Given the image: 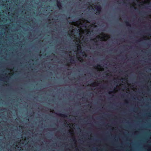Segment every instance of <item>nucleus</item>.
<instances>
[{"label": "nucleus", "mask_w": 151, "mask_h": 151, "mask_svg": "<svg viewBox=\"0 0 151 151\" xmlns=\"http://www.w3.org/2000/svg\"><path fill=\"white\" fill-rule=\"evenodd\" d=\"M73 28L72 29V30H70V33L69 34V35L73 37V38L76 40V45H77V52L76 53V58L80 61L81 62H82L83 59H82V57H79L78 56V54L79 55H81L84 56L85 55V56L86 55L85 54L83 53V52L82 51V46H83V44H81V41L82 40L84 42L86 40H84L83 39L84 37H83L81 35V33L80 32V30L78 29L77 30V33H76L74 32L75 31Z\"/></svg>", "instance_id": "obj_1"}, {"label": "nucleus", "mask_w": 151, "mask_h": 151, "mask_svg": "<svg viewBox=\"0 0 151 151\" xmlns=\"http://www.w3.org/2000/svg\"><path fill=\"white\" fill-rule=\"evenodd\" d=\"M94 67L98 71H104V70L103 68L102 67L101 65H96Z\"/></svg>", "instance_id": "obj_2"}, {"label": "nucleus", "mask_w": 151, "mask_h": 151, "mask_svg": "<svg viewBox=\"0 0 151 151\" xmlns=\"http://www.w3.org/2000/svg\"><path fill=\"white\" fill-rule=\"evenodd\" d=\"M69 59H67V61L72 64L75 63V60L73 59L74 58L73 56L69 55Z\"/></svg>", "instance_id": "obj_3"}, {"label": "nucleus", "mask_w": 151, "mask_h": 151, "mask_svg": "<svg viewBox=\"0 0 151 151\" xmlns=\"http://www.w3.org/2000/svg\"><path fill=\"white\" fill-rule=\"evenodd\" d=\"M58 115L60 116L63 117H67V116L66 115L63 114H58Z\"/></svg>", "instance_id": "obj_4"}, {"label": "nucleus", "mask_w": 151, "mask_h": 151, "mask_svg": "<svg viewBox=\"0 0 151 151\" xmlns=\"http://www.w3.org/2000/svg\"><path fill=\"white\" fill-rule=\"evenodd\" d=\"M96 9H97L99 12H100L101 11V6H99L97 7V8H96Z\"/></svg>", "instance_id": "obj_5"}, {"label": "nucleus", "mask_w": 151, "mask_h": 151, "mask_svg": "<svg viewBox=\"0 0 151 151\" xmlns=\"http://www.w3.org/2000/svg\"><path fill=\"white\" fill-rule=\"evenodd\" d=\"M98 37L99 40H105V38H100V36H98Z\"/></svg>", "instance_id": "obj_6"}, {"label": "nucleus", "mask_w": 151, "mask_h": 151, "mask_svg": "<svg viewBox=\"0 0 151 151\" xmlns=\"http://www.w3.org/2000/svg\"><path fill=\"white\" fill-rule=\"evenodd\" d=\"M4 76H0V77H3ZM4 77H7L8 78H10L11 77H18V76H4ZM20 77H22L23 76H20ZM26 77H28V76H26ZM35 77H37V76H35ZM46 77H47V76H46Z\"/></svg>", "instance_id": "obj_7"}, {"label": "nucleus", "mask_w": 151, "mask_h": 151, "mask_svg": "<svg viewBox=\"0 0 151 151\" xmlns=\"http://www.w3.org/2000/svg\"><path fill=\"white\" fill-rule=\"evenodd\" d=\"M96 84V83L94 82L91 83V86H95Z\"/></svg>", "instance_id": "obj_8"}, {"label": "nucleus", "mask_w": 151, "mask_h": 151, "mask_svg": "<svg viewBox=\"0 0 151 151\" xmlns=\"http://www.w3.org/2000/svg\"><path fill=\"white\" fill-rule=\"evenodd\" d=\"M126 24L127 25V26H129L130 25V24H129V22H126Z\"/></svg>", "instance_id": "obj_9"}, {"label": "nucleus", "mask_w": 151, "mask_h": 151, "mask_svg": "<svg viewBox=\"0 0 151 151\" xmlns=\"http://www.w3.org/2000/svg\"><path fill=\"white\" fill-rule=\"evenodd\" d=\"M57 6L59 8V5L58 2V1L57 2Z\"/></svg>", "instance_id": "obj_10"}, {"label": "nucleus", "mask_w": 151, "mask_h": 151, "mask_svg": "<svg viewBox=\"0 0 151 151\" xmlns=\"http://www.w3.org/2000/svg\"><path fill=\"white\" fill-rule=\"evenodd\" d=\"M90 77L91 76V77H100V76H90Z\"/></svg>", "instance_id": "obj_11"}, {"label": "nucleus", "mask_w": 151, "mask_h": 151, "mask_svg": "<svg viewBox=\"0 0 151 151\" xmlns=\"http://www.w3.org/2000/svg\"><path fill=\"white\" fill-rule=\"evenodd\" d=\"M73 140L74 141H76V139H75V138H73Z\"/></svg>", "instance_id": "obj_12"}, {"label": "nucleus", "mask_w": 151, "mask_h": 151, "mask_svg": "<svg viewBox=\"0 0 151 151\" xmlns=\"http://www.w3.org/2000/svg\"><path fill=\"white\" fill-rule=\"evenodd\" d=\"M87 33L86 34V35H87V34L89 32L86 31Z\"/></svg>", "instance_id": "obj_13"}, {"label": "nucleus", "mask_w": 151, "mask_h": 151, "mask_svg": "<svg viewBox=\"0 0 151 151\" xmlns=\"http://www.w3.org/2000/svg\"><path fill=\"white\" fill-rule=\"evenodd\" d=\"M111 93V92H109V94H110Z\"/></svg>", "instance_id": "obj_14"}, {"label": "nucleus", "mask_w": 151, "mask_h": 151, "mask_svg": "<svg viewBox=\"0 0 151 151\" xmlns=\"http://www.w3.org/2000/svg\"><path fill=\"white\" fill-rule=\"evenodd\" d=\"M55 129H56L55 128H54V130H55Z\"/></svg>", "instance_id": "obj_15"}, {"label": "nucleus", "mask_w": 151, "mask_h": 151, "mask_svg": "<svg viewBox=\"0 0 151 151\" xmlns=\"http://www.w3.org/2000/svg\"><path fill=\"white\" fill-rule=\"evenodd\" d=\"M79 76V77H80L81 76ZM81 76V77H83V76Z\"/></svg>", "instance_id": "obj_16"}, {"label": "nucleus", "mask_w": 151, "mask_h": 151, "mask_svg": "<svg viewBox=\"0 0 151 151\" xmlns=\"http://www.w3.org/2000/svg\"><path fill=\"white\" fill-rule=\"evenodd\" d=\"M102 77H106V76H102Z\"/></svg>", "instance_id": "obj_17"}, {"label": "nucleus", "mask_w": 151, "mask_h": 151, "mask_svg": "<svg viewBox=\"0 0 151 151\" xmlns=\"http://www.w3.org/2000/svg\"><path fill=\"white\" fill-rule=\"evenodd\" d=\"M5 33V32H4V33H2V34H4Z\"/></svg>", "instance_id": "obj_18"}, {"label": "nucleus", "mask_w": 151, "mask_h": 151, "mask_svg": "<svg viewBox=\"0 0 151 151\" xmlns=\"http://www.w3.org/2000/svg\"><path fill=\"white\" fill-rule=\"evenodd\" d=\"M34 114V112H33V114Z\"/></svg>", "instance_id": "obj_19"}, {"label": "nucleus", "mask_w": 151, "mask_h": 151, "mask_svg": "<svg viewBox=\"0 0 151 151\" xmlns=\"http://www.w3.org/2000/svg\"><path fill=\"white\" fill-rule=\"evenodd\" d=\"M106 76H108L109 75H106Z\"/></svg>", "instance_id": "obj_20"}, {"label": "nucleus", "mask_w": 151, "mask_h": 151, "mask_svg": "<svg viewBox=\"0 0 151 151\" xmlns=\"http://www.w3.org/2000/svg\"><path fill=\"white\" fill-rule=\"evenodd\" d=\"M56 76V77H57V76Z\"/></svg>", "instance_id": "obj_21"}, {"label": "nucleus", "mask_w": 151, "mask_h": 151, "mask_svg": "<svg viewBox=\"0 0 151 151\" xmlns=\"http://www.w3.org/2000/svg\"><path fill=\"white\" fill-rule=\"evenodd\" d=\"M66 76V77H67V76Z\"/></svg>", "instance_id": "obj_22"}, {"label": "nucleus", "mask_w": 151, "mask_h": 151, "mask_svg": "<svg viewBox=\"0 0 151 151\" xmlns=\"http://www.w3.org/2000/svg\"><path fill=\"white\" fill-rule=\"evenodd\" d=\"M117 76V77H118V76Z\"/></svg>", "instance_id": "obj_23"}]
</instances>
